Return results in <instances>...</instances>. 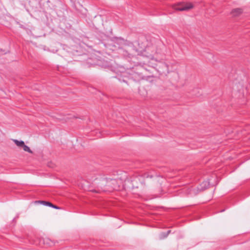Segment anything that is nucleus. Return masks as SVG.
<instances>
[{
	"label": "nucleus",
	"mask_w": 250,
	"mask_h": 250,
	"mask_svg": "<svg viewBox=\"0 0 250 250\" xmlns=\"http://www.w3.org/2000/svg\"><path fill=\"white\" fill-rule=\"evenodd\" d=\"M137 45L138 47H136L132 42H129L126 48L122 49L123 55L130 58L136 53L138 55L144 56L153 60L155 54L161 53V47L163 46L160 42H150V44L146 45L145 43L141 42L140 39L137 42Z\"/></svg>",
	"instance_id": "nucleus-1"
},
{
	"label": "nucleus",
	"mask_w": 250,
	"mask_h": 250,
	"mask_svg": "<svg viewBox=\"0 0 250 250\" xmlns=\"http://www.w3.org/2000/svg\"><path fill=\"white\" fill-rule=\"evenodd\" d=\"M88 180L93 188L90 190L93 192L101 193L107 191L108 178L102 175L89 176Z\"/></svg>",
	"instance_id": "nucleus-2"
},
{
	"label": "nucleus",
	"mask_w": 250,
	"mask_h": 250,
	"mask_svg": "<svg viewBox=\"0 0 250 250\" xmlns=\"http://www.w3.org/2000/svg\"><path fill=\"white\" fill-rule=\"evenodd\" d=\"M120 82H124L127 84L132 81L138 82L143 79L144 76L141 73L133 72L131 74L123 72L120 76L116 77Z\"/></svg>",
	"instance_id": "nucleus-3"
},
{
	"label": "nucleus",
	"mask_w": 250,
	"mask_h": 250,
	"mask_svg": "<svg viewBox=\"0 0 250 250\" xmlns=\"http://www.w3.org/2000/svg\"><path fill=\"white\" fill-rule=\"evenodd\" d=\"M118 181L115 179H108L107 191H111L113 190H120V184Z\"/></svg>",
	"instance_id": "nucleus-4"
},
{
	"label": "nucleus",
	"mask_w": 250,
	"mask_h": 250,
	"mask_svg": "<svg viewBox=\"0 0 250 250\" xmlns=\"http://www.w3.org/2000/svg\"><path fill=\"white\" fill-rule=\"evenodd\" d=\"M193 7V5L191 3H179L173 6V8L177 11H187Z\"/></svg>",
	"instance_id": "nucleus-5"
},
{
	"label": "nucleus",
	"mask_w": 250,
	"mask_h": 250,
	"mask_svg": "<svg viewBox=\"0 0 250 250\" xmlns=\"http://www.w3.org/2000/svg\"><path fill=\"white\" fill-rule=\"evenodd\" d=\"M157 71L160 74H167L169 73V70L168 65L165 62H160L157 65Z\"/></svg>",
	"instance_id": "nucleus-6"
},
{
	"label": "nucleus",
	"mask_w": 250,
	"mask_h": 250,
	"mask_svg": "<svg viewBox=\"0 0 250 250\" xmlns=\"http://www.w3.org/2000/svg\"><path fill=\"white\" fill-rule=\"evenodd\" d=\"M199 188H188L187 190V193L191 196H193L197 195L198 193Z\"/></svg>",
	"instance_id": "nucleus-7"
},
{
	"label": "nucleus",
	"mask_w": 250,
	"mask_h": 250,
	"mask_svg": "<svg viewBox=\"0 0 250 250\" xmlns=\"http://www.w3.org/2000/svg\"><path fill=\"white\" fill-rule=\"evenodd\" d=\"M243 12V10L241 8H237L232 10L231 14L233 17H237L239 16Z\"/></svg>",
	"instance_id": "nucleus-8"
},
{
	"label": "nucleus",
	"mask_w": 250,
	"mask_h": 250,
	"mask_svg": "<svg viewBox=\"0 0 250 250\" xmlns=\"http://www.w3.org/2000/svg\"><path fill=\"white\" fill-rule=\"evenodd\" d=\"M13 141L14 142V143L19 147H22L24 144V142L23 141H19L16 139H13Z\"/></svg>",
	"instance_id": "nucleus-9"
},
{
	"label": "nucleus",
	"mask_w": 250,
	"mask_h": 250,
	"mask_svg": "<svg viewBox=\"0 0 250 250\" xmlns=\"http://www.w3.org/2000/svg\"><path fill=\"white\" fill-rule=\"evenodd\" d=\"M209 185V183L208 181H204L201 184V188L200 189V190H204L206 189Z\"/></svg>",
	"instance_id": "nucleus-10"
},
{
	"label": "nucleus",
	"mask_w": 250,
	"mask_h": 250,
	"mask_svg": "<svg viewBox=\"0 0 250 250\" xmlns=\"http://www.w3.org/2000/svg\"><path fill=\"white\" fill-rule=\"evenodd\" d=\"M38 202L44 206H48V207H51V206H53V204H52L51 202H49L48 201H39Z\"/></svg>",
	"instance_id": "nucleus-11"
},
{
	"label": "nucleus",
	"mask_w": 250,
	"mask_h": 250,
	"mask_svg": "<svg viewBox=\"0 0 250 250\" xmlns=\"http://www.w3.org/2000/svg\"><path fill=\"white\" fill-rule=\"evenodd\" d=\"M22 148L25 151H27L30 153H33V151L30 149L29 147H28L27 146L25 145V144H24V145Z\"/></svg>",
	"instance_id": "nucleus-12"
},
{
	"label": "nucleus",
	"mask_w": 250,
	"mask_h": 250,
	"mask_svg": "<svg viewBox=\"0 0 250 250\" xmlns=\"http://www.w3.org/2000/svg\"><path fill=\"white\" fill-rule=\"evenodd\" d=\"M167 236L166 232H162L160 234V238L161 239L166 238Z\"/></svg>",
	"instance_id": "nucleus-13"
},
{
	"label": "nucleus",
	"mask_w": 250,
	"mask_h": 250,
	"mask_svg": "<svg viewBox=\"0 0 250 250\" xmlns=\"http://www.w3.org/2000/svg\"><path fill=\"white\" fill-rule=\"evenodd\" d=\"M51 207L52 208H55V209H60V208H59V207H58L56 205H54L53 204V206H51Z\"/></svg>",
	"instance_id": "nucleus-14"
},
{
	"label": "nucleus",
	"mask_w": 250,
	"mask_h": 250,
	"mask_svg": "<svg viewBox=\"0 0 250 250\" xmlns=\"http://www.w3.org/2000/svg\"><path fill=\"white\" fill-rule=\"evenodd\" d=\"M171 231L170 230L167 231L166 233L167 234V235L168 236V235L170 233Z\"/></svg>",
	"instance_id": "nucleus-15"
},
{
	"label": "nucleus",
	"mask_w": 250,
	"mask_h": 250,
	"mask_svg": "<svg viewBox=\"0 0 250 250\" xmlns=\"http://www.w3.org/2000/svg\"><path fill=\"white\" fill-rule=\"evenodd\" d=\"M116 40H117V41H118V40H121V39H116Z\"/></svg>",
	"instance_id": "nucleus-16"
},
{
	"label": "nucleus",
	"mask_w": 250,
	"mask_h": 250,
	"mask_svg": "<svg viewBox=\"0 0 250 250\" xmlns=\"http://www.w3.org/2000/svg\"><path fill=\"white\" fill-rule=\"evenodd\" d=\"M48 241H49V240L46 239V242H47Z\"/></svg>",
	"instance_id": "nucleus-17"
}]
</instances>
